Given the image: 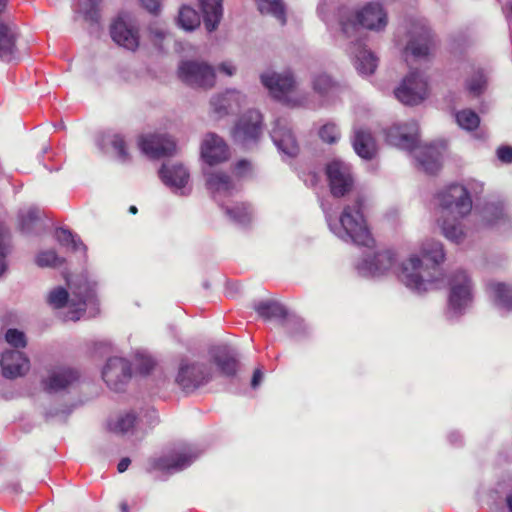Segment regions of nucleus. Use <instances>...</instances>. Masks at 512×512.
<instances>
[{"mask_svg":"<svg viewBox=\"0 0 512 512\" xmlns=\"http://www.w3.org/2000/svg\"><path fill=\"white\" fill-rule=\"evenodd\" d=\"M263 379V373L260 369H256L253 373V377H252V380H251V386L252 388H257L259 386V384L261 383Z\"/></svg>","mask_w":512,"mask_h":512,"instance_id":"obj_61","label":"nucleus"},{"mask_svg":"<svg viewBox=\"0 0 512 512\" xmlns=\"http://www.w3.org/2000/svg\"><path fill=\"white\" fill-rule=\"evenodd\" d=\"M131 377V364L121 357L109 358L102 370L104 382L111 390L116 392L123 391Z\"/></svg>","mask_w":512,"mask_h":512,"instance_id":"obj_16","label":"nucleus"},{"mask_svg":"<svg viewBox=\"0 0 512 512\" xmlns=\"http://www.w3.org/2000/svg\"><path fill=\"white\" fill-rule=\"evenodd\" d=\"M326 175L331 193L334 197H342L353 187V177L350 166L340 160H333L326 166Z\"/></svg>","mask_w":512,"mask_h":512,"instance_id":"obj_20","label":"nucleus"},{"mask_svg":"<svg viewBox=\"0 0 512 512\" xmlns=\"http://www.w3.org/2000/svg\"><path fill=\"white\" fill-rule=\"evenodd\" d=\"M199 456L197 449L191 445L180 444L162 456V476L178 473L188 468Z\"/></svg>","mask_w":512,"mask_h":512,"instance_id":"obj_19","label":"nucleus"},{"mask_svg":"<svg viewBox=\"0 0 512 512\" xmlns=\"http://www.w3.org/2000/svg\"><path fill=\"white\" fill-rule=\"evenodd\" d=\"M135 370L142 376L149 375L155 368V361L148 355L137 353L134 358Z\"/></svg>","mask_w":512,"mask_h":512,"instance_id":"obj_45","label":"nucleus"},{"mask_svg":"<svg viewBox=\"0 0 512 512\" xmlns=\"http://www.w3.org/2000/svg\"><path fill=\"white\" fill-rule=\"evenodd\" d=\"M179 146L174 136L168 133H162V158L174 156L178 153Z\"/></svg>","mask_w":512,"mask_h":512,"instance_id":"obj_49","label":"nucleus"},{"mask_svg":"<svg viewBox=\"0 0 512 512\" xmlns=\"http://www.w3.org/2000/svg\"><path fill=\"white\" fill-rule=\"evenodd\" d=\"M459 218L455 216L454 219H449L448 217L441 216L438 220L444 237L456 244L462 243L468 234Z\"/></svg>","mask_w":512,"mask_h":512,"instance_id":"obj_34","label":"nucleus"},{"mask_svg":"<svg viewBox=\"0 0 512 512\" xmlns=\"http://www.w3.org/2000/svg\"><path fill=\"white\" fill-rule=\"evenodd\" d=\"M189 180V171L183 164L175 163L170 166H165L162 164V181L175 194H189L191 191Z\"/></svg>","mask_w":512,"mask_h":512,"instance_id":"obj_24","label":"nucleus"},{"mask_svg":"<svg viewBox=\"0 0 512 512\" xmlns=\"http://www.w3.org/2000/svg\"><path fill=\"white\" fill-rule=\"evenodd\" d=\"M38 220V215L35 211H28L21 219V229H29V226Z\"/></svg>","mask_w":512,"mask_h":512,"instance_id":"obj_56","label":"nucleus"},{"mask_svg":"<svg viewBox=\"0 0 512 512\" xmlns=\"http://www.w3.org/2000/svg\"><path fill=\"white\" fill-rule=\"evenodd\" d=\"M47 302L56 309L63 308L69 302V294L65 288L58 287L48 294Z\"/></svg>","mask_w":512,"mask_h":512,"instance_id":"obj_46","label":"nucleus"},{"mask_svg":"<svg viewBox=\"0 0 512 512\" xmlns=\"http://www.w3.org/2000/svg\"><path fill=\"white\" fill-rule=\"evenodd\" d=\"M0 364L3 376L9 379L23 376L30 369L29 359L18 350L5 351L2 354Z\"/></svg>","mask_w":512,"mask_h":512,"instance_id":"obj_26","label":"nucleus"},{"mask_svg":"<svg viewBox=\"0 0 512 512\" xmlns=\"http://www.w3.org/2000/svg\"><path fill=\"white\" fill-rule=\"evenodd\" d=\"M397 277L402 285L416 295L437 290L444 281V274L440 268L430 267L415 253L400 263Z\"/></svg>","mask_w":512,"mask_h":512,"instance_id":"obj_5","label":"nucleus"},{"mask_svg":"<svg viewBox=\"0 0 512 512\" xmlns=\"http://www.w3.org/2000/svg\"><path fill=\"white\" fill-rule=\"evenodd\" d=\"M421 255L431 261L430 267L439 268L445 260L443 244L440 241L427 239L420 247Z\"/></svg>","mask_w":512,"mask_h":512,"instance_id":"obj_35","label":"nucleus"},{"mask_svg":"<svg viewBox=\"0 0 512 512\" xmlns=\"http://www.w3.org/2000/svg\"><path fill=\"white\" fill-rule=\"evenodd\" d=\"M138 145L141 151L151 159L160 158V135L158 132L143 134Z\"/></svg>","mask_w":512,"mask_h":512,"instance_id":"obj_37","label":"nucleus"},{"mask_svg":"<svg viewBox=\"0 0 512 512\" xmlns=\"http://www.w3.org/2000/svg\"><path fill=\"white\" fill-rule=\"evenodd\" d=\"M17 26L10 20L0 19V60L12 62L17 59Z\"/></svg>","mask_w":512,"mask_h":512,"instance_id":"obj_25","label":"nucleus"},{"mask_svg":"<svg viewBox=\"0 0 512 512\" xmlns=\"http://www.w3.org/2000/svg\"><path fill=\"white\" fill-rule=\"evenodd\" d=\"M144 469L147 473H152L154 471H158L160 469V458L159 457L149 458L144 464Z\"/></svg>","mask_w":512,"mask_h":512,"instance_id":"obj_57","label":"nucleus"},{"mask_svg":"<svg viewBox=\"0 0 512 512\" xmlns=\"http://www.w3.org/2000/svg\"><path fill=\"white\" fill-rule=\"evenodd\" d=\"M10 248L6 243V230L0 223V276L5 272L7 265L5 262L6 256L9 254Z\"/></svg>","mask_w":512,"mask_h":512,"instance_id":"obj_50","label":"nucleus"},{"mask_svg":"<svg viewBox=\"0 0 512 512\" xmlns=\"http://www.w3.org/2000/svg\"><path fill=\"white\" fill-rule=\"evenodd\" d=\"M336 24L341 39H353L357 43L360 38L366 39L363 30L384 32L389 24V16L381 3L368 2L355 10L345 6L338 8Z\"/></svg>","mask_w":512,"mask_h":512,"instance_id":"obj_2","label":"nucleus"},{"mask_svg":"<svg viewBox=\"0 0 512 512\" xmlns=\"http://www.w3.org/2000/svg\"><path fill=\"white\" fill-rule=\"evenodd\" d=\"M442 215L463 218L472 210V200L466 197V190L461 184H451L437 194Z\"/></svg>","mask_w":512,"mask_h":512,"instance_id":"obj_11","label":"nucleus"},{"mask_svg":"<svg viewBox=\"0 0 512 512\" xmlns=\"http://www.w3.org/2000/svg\"><path fill=\"white\" fill-rule=\"evenodd\" d=\"M260 80L270 95L283 104L290 107L305 105L306 97L297 94V81L290 69L281 72L267 70L260 75Z\"/></svg>","mask_w":512,"mask_h":512,"instance_id":"obj_8","label":"nucleus"},{"mask_svg":"<svg viewBox=\"0 0 512 512\" xmlns=\"http://www.w3.org/2000/svg\"><path fill=\"white\" fill-rule=\"evenodd\" d=\"M489 291L492 302L499 311H512V284L492 282L489 284Z\"/></svg>","mask_w":512,"mask_h":512,"instance_id":"obj_32","label":"nucleus"},{"mask_svg":"<svg viewBox=\"0 0 512 512\" xmlns=\"http://www.w3.org/2000/svg\"><path fill=\"white\" fill-rule=\"evenodd\" d=\"M179 25L187 31H192L200 25V15L190 6H182L178 15Z\"/></svg>","mask_w":512,"mask_h":512,"instance_id":"obj_39","label":"nucleus"},{"mask_svg":"<svg viewBox=\"0 0 512 512\" xmlns=\"http://www.w3.org/2000/svg\"><path fill=\"white\" fill-rule=\"evenodd\" d=\"M254 309L264 320H276L289 330L292 325H303L302 319L291 315L286 307L277 301H260L254 304Z\"/></svg>","mask_w":512,"mask_h":512,"instance_id":"obj_22","label":"nucleus"},{"mask_svg":"<svg viewBox=\"0 0 512 512\" xmlns=\"http://www.w3.org/2000/svg\"><path fill=\"white\" fill-rule=\"evenodd\" d=\"M449 291L445 317L448 321H458L471 308L474 301V285L466 271L458 270L449 278Z\"/></svg>","mask_w":512,"mask_h":512,"instance_id":"obj_7","label":"nucleus"},{"mask_svg":"<svg viewBox=\"0 0 512 512\" xmlns=\"http://www.w3.org/2000/svg\"><path fill=\"white\" fill-rule=\"evenodd\" d=\"M487 79L483 70H476L466 81V88L470 94L479 96L486 88Z\"/></svg>","mask_w":512,"mask_h":512,"instance_id":"obj_42","label":"nucleus"},{"mask_svg":"<svg viewBox=\"0 0 512 512\" xmlns=\"http://www.w3.org/2000/svg\"><path fill=\"white\" fill-rule=\"evenodd\" d=\"M448 440L452 445H457L462 442V436L458 431H451L448 434Z\"/></svg>","mask_w":512,"mask_h":512,"instance_id":"obj_62","label":"nucleus"},{"mask_svg":"<svg viewBox=\"0 0 512 512\" xmlns=\"http://www.w3.org/2000/svg\"><path fill=\"white\" fill-rule=\"evenodd\" d=\"M394 94L405 105H417L428 95L427 78L419 71H411L394 90Z\"/></svg>","mask_w":512,"mask_h":512,"instance_id":"obj_13","label":"nucleus"},{"mask_svg":"<svg viewBox=\"0 0 512 512\" xmlns=\"http://www.w3.org/2000/svg\"><path fill=\"white\" fill-rule=\"evenodd\" d=\"M341 133L334 123H326L319 130V137L322 141L334 144L340 139Z\"/></svg>","mask_w":512,"mask_h":512,"instance_id":"obj_47","label":"nucleus"},{"mask_svg":"<svg viewBox=\"0 0 512 512\" xmlns=\"http://www.w3.org/2000/svg\"><path fill=\"white\" fill-rule=\"evenodd\" d=\"M102 0H81L80 11L82 12L84 19L91 23H98L100 19V3Z\"/></svg>","mask_w":512,"mask_h":512,"instance_id":"obj_41","label":"nucleus"},{"mask_svg":"<svg viewBox=\"0 0 512 512\" xmlns=\"http://www.w3.org/2000/svg\"><path fill=\"white\" fill-rule=\"evenodd\" d=\"M199 3L207 31L216 30L223 15L222 0H199Z\"/></svg>","mask_w":512,"mask_h":512,"instance_id":"obj_33","label":"nucleus"},{"mask_svg":"<svg viewBox=\"0 0 512 512\" xmlns=\"http://www.w3.org/2000/svg\"><path fill=\"white\" fill-rule=\"evenodd\" d=\"M395 43L402 52L405 61L426 59L434 44L431 28L425 18L409 17L398 29Z\"/></svg>","mask_w":512,"mask_h":512,"instance_id":"obj_6","label":"nucleus"},{"mask_svg":"<svg viewBox=\"0 0 512 512\" xmlns=\"http://www.w3.org/2000/svg\"><path fill=\"white\" fill-rule=\"evenodd\" d=\"M336 41L351 57L358 74L367 77L375 73L379 59L372 50L367 48L366 39L360 38L357 43H354L353 39H341V35L337 34Z\"/></svg>","mask_w":512,"mask_h":512,"instance_id":"obj_10","label":"nucleus"},{"mask_svg":"<svg viewBox=\"0 0 512 512\" xmlns=\"http://www.w3.org/2000/svg\"><path fill=\"white\" fill-rule=\"evenodd\" d=\"M351 142L355 153L362 159L371 160L376 156L377 144L368 129L354 126Z\"/></svg>","mask_w":512,"mask_h":512,"instance_id":"obj_28","label":"nucleus"},{"mask_svg":"<svg viewBox=\"0 0 512 512\" xmlns=\"http://www.w3.org/2000/svg\"><path fill=\"white\" fill-rule=\"evenodd\" d=\"M497 157L503 163H512V147L501 146L497 149Z\"/></svg>","mask_w":512,"mask_h":512,"instance_id":"obj_54","label":"nucleus"},{"mask_svg":"<svg viewBox=\"0 0 512 512\" xmlns=\"http://www.w3.org/2000/svg\"><path fill=\"white\" fill-rule=\"evenodd\" d=\"M130 463H131V460L129 458H127V457L122 458L117 466L118 472H120V473L125 472L128 469Z\"/></svg>","mask_w":512,"mask_h":512,"instance_id":"obj_63","label":"nucleus"},{"mask_svg":"<svg viewBox=\"0 0 512 512\" xmlns=\"http://www.w3.org/2000/svg\"><path fill=\"white\" fill-rule=\"evenodd\" d=\"M142 6L152 14H156L160 7V0H140Z\"/></svg>","mask_w":512,"mask_h":512,"instance_id":"obj_58","label":"nucleus"},{"mask_svg":"<svg viewBox=\"0 0 512 512\" xmlns=\"http://www.w3.org/2000/svg\"><path fill=\"white\" fill-rule=\"evenodd\" d=\"M261 14L274 17L280 25L286 23V10L282 0H255Z\"/></svg>","mask_w":512,"mask_h":512,"instance_id":"obj_36","label":"nucleus"},{"mask_svg":"<svg viewBox=\"0 0 512 512\" xmlns=\"http://www.w3.org/2000/svg\"><path fill=\"white\" fill-rule=\"evenodd\" d=\"M310 82L313 91L324 100H330L340 94L344 87L324 71L311 73Z\"/></svg>","mask_w":512,"mask_h":512,"instance_id":"obj_29","label":"nucleus"},{"mask_svg":"<svg viewBox=\"0 0 512 512\" xmlns=\"http://www.w3.org/2000/svg\"><path fill=\"white\" fill-rule=\"evenodd\" d=\"M214 377L213 367L206 360L185 359L179 366L176 381L186 391H193L209 383Z\"/></svg>","mask_w":512,"mask_h":512,"instance_id":"obj_9","label":"nucleus"},{"mask_svg":"<svg viewBox=\"0 0 512 512\" xmlns=\"http://www.w3.org/2000/svg\"><path fill=\"white\" fill-rule=\"evenodd\" d=\"M334 6L335 0H320L317 6L318 16L325 22L330 30H333L335 25L333 17L330 15Z\"/></svg>","mask_w":512,"mask_h":512,"instance_id":"obj_44","label":"nucleus"},{"mask_svg":"<svg viewBox=\"0 0 512 512\" xmlns=\"http://www.w3.org/2000/svg\"><path fill=\"white\" fill-rule=\"evenodd\" d=\"M96 348H103L105 351L109 352L111 350V343L108 341H101L98 343H95Z\"/></svg>","mask_w":512,"mask_h":512,"instance_id":"obj_64","label":"nucleus"},{"mask_svg":"<svg viewBox=\"0 0 512 512\" xmlns=\"http://www.w3.org/2000/svg\"><path fill=\"white\" fill-rule=\"evenodd\" d=\"M200 156L204 162L203 167H211L226 162L230 157L227 143L215 133L204 135L200 145Z\"/></svg>","mask_w":512,"mask_h":512,"instance_id":"obj_18","label":"nucleus"},{"mask_svg":"<svg viewBox=\"0 0 512 512\" xmlns=\"http://www.w3.org/2000/svg\"><path fill=\"white\" fill-rule=\"evenodd\" d=\"M462 187L466 190V197L471 199L473 197H477L484 190V184L477 180H469L465 184H461Z\"/></svg>","mask_w":512,"mask_h":512,"instance_id":"obj_52","label":"nucleus"},{"mask_svg":"<svg viewBox=\"0 0 512 512\" xmlns=\"http://www.w3.org/2000/svg\"><path fill=\"white\" fill-rule=\"evenodd\" d=\"M270 135L281 154L291 158L298 154L299 145L286 118H279L275 121Z\"/></svg>","mask_w":512,"mask_h":512,"instance_id":"obj_23","label":"nucleus"},{"mask_svg":"<svg viewBox=\"0 0 512 512\" xmlns=\"http://www.w3.org/2000/svg\"><path fill=\"white\" fill-rule=\"evenodd\" d=\"M110 34L116 44L128 50L135 51L139 46L138 31L120 17L112 23Z\"/></svg>","mask_w":512,"mask_h":512,"instance_id":"obj_30","label":"nucleus"},{"mask_svg":"<svg viewBox=\"0 0 512 512\" xmlns=\"http://www.w3.org/2000/svg\"><path fill=\"white\" fill-rule=\"evenodd\" d=\"M203 175L208 191L228 219L239 226L249 225L253 219V209L247 203L231 200L239 191L231 177L227 173L211 167H203Z\"/></svg>","mask_w":512,"mask_h":512,"instance_id":"obj_3","label":"nucleus"},{"mask_svg":"<svg viewBox=\"0 0 512 512\" xmlns=\"http://www.w3.org/2000/svg\"><path fill=\"white\" fill-rule=\"evenodd\" d=\"M219 70L227 76H233L236 72V67L231 62H223L219 65Z\"/></svg>","mask_w":512,"mask_h":512,"instance_id":"obj_60","label":"nucleus"},{"mask_svg":"<svg viewBox=\"0 0 512 512\" xmlns=\"http://www.w3.org/2000/svg\"><path fill=\"white\" fill-rule=\"evenodd\" d=\"M475 216L481 227H493L505 219L504 207L501 202L488 201L476 208Z\"/></svg>","mask_w":512,"mask_h":512,"instance_id":"obj_31","label":"nucleus"},{"mask_svg":"<svg viewBox=\"0 0 512 512\" xmlns=\"http://www.w3.org/2000/svg\"><path fill=\"white\" fill-rule=\"evenodd\" d=\"M79 377L77 370L61 367L53 370L46 379L42 380L41 384L46 392H58L76 383Z\"/></svg>","mask_w":512,"mask_h":512,"instance_id":"obj_27","label":"nucleus"},{"mask_svg":"<svg viewBox=\"0 0 512 512\" xmlns=\"http://www.w3.org/2000/svg\"><path fill=\"white\" fill-rule=\"evenodd\" d=\"M246 103V96L238 90L229 89L210 100V115L218 120L237 112Z\"/></svg>","mask_w":512,"mask_h":512,"instance_id":"obj_21","label":"nucleus"},{"mask_svg":"<svg viewBox=\"0 0 512 512\" xmlns=\"http://www.w3.org/2000/svg\"><path fill=\"white\" fill-rule=\"evenodd\" d=\"M396 255L392 250L365 253L357 262L356 269L361 276L379 277L393 267Z\"/></svg>","mask_w":512,"mask_h":512,"instance_id":"obj_14","label":"nucleus"},{"mask_svg":"<svg viewBox=\"0 0 512 512\" xmlns=\"http://www.w3.org/2000/svg\"><path fill=\"white\" fill-rule=\"evenodd\" d=\"M178 75L191 87L211 88L216 82L213 66L204 61H182L178 67Z\"/></svg>","mask_w":512,"mask_h":512,"instance_id":"obj_12","label":"nucleus"},{"mask_svg":"<svg viewBox=\"0 0 512 512\" xmlns=\"http://www.w3.org/2000/svg\"><path fill=\"white\" fill-rule=\"evenodd\" d=\"M250 170V163L246 160H240L235 165V171L239 176H245Z\"/></svg>","mask_w":512,"mask_h":512,"instance_id":"obj_59","label":"nucleus"},{"mask_svg":"<svg viewBox=\"0 0 512 512\" xmlns=\"http://www.w3.org/2000/svg\"><path fill=\"white\" fill-rule=\"evenodd\" d=\"M458 126L466 131H474L479 127L480 117L471 109H463L455 114Z\"/></svg>","mask_w":512,"mask_h":512,"instance_id":"obj_40","label":"nucleus"},{"mask_svg":"<svg viewBox=\"0 0 512 512\" xmlns=\"http://www.w3.org/2000/svg\"><path fill=\"white\" fill-rule=\"evenodd\" d=\"M5 339L15 348H24L26 346L25 334L17 329H8Z\"/></svg>","mask_w":512,"mask_h":512,"instance_id":"obj_51","label":"nucleus"},{"mask_svg":"<svg viewBox=\"0 0 512 512\" xmlns=\"http://www.w3.org/2000/svg\"><path fill=\"white\" fill-rule=\"evenodd\" d=\"M136 417L132 413H127L118 417L114 424L113 430L117 433H126L135 425Z\"/></svg>","mask_w":512,"mask_h":512,"instance_id":"obj_48","label":"nucleus"},{"mask_svg":"<svg viewBox=\"0 0 512 512\" xmlns=\"http://www.w3.org/2000/svg\"><path fill=\"white\" fill-rule=\"evenodd\" d=\"M330 231L340 240L371 248L374 244L362 213V200L357 198L352 205L343 208L339 218L333 217L322 204Z\"/></svg>","mask_w":512,"mask_h":512,"instance_id":"obj_4","label":"nucleus"},{"mask_svg":"<svg viewBox=\"0 0 512 512\" xmlns=\"http://www.w3.org/2000/svg\"><path fill=\"white\" fill-rule=\"evenodd\" d=\"M385 136L390 145L413 152L414 158L426 173L434 174L440 169L446 144L439 141L418 145L419 126L416 121L394 124L385 131Z\"/></svg>","mask_w":512,"mask_h":512,"instance_id":"obj_1","label":"nucleus"},{"mask_svg":"<svg viewBox=\"0 0 512 512\" xmlns=\"http://www.w3.org/2000/svg\"><path fill=\"white\" fill-rule=\"evenodd\" d=\"M262 132V116L257 110L247 111L236 124L233 137L245 147L256 144Z\"/></svg>","mask_w":512,"mask_h":512,"instance_id":"obj_17","label":"nucleus"},{"mask_svg":"<svg viewBox=\"0 0 512 512\" xmlns=\"http://www.w3.org/2000/svg\"><path fill=\"white\" fill-rule=\"evenodd\" d=\"M111 144H112V147L118 152L119 156L122 159L128 158L126 142L121 135H119V134L114 135Z\"/></svg>","mask_w":512,"mask_h":512,"instance_id":"obj_53","label":"nucleus"},{"mask_svg":"<svg viewBox=\"0 0 512 512\" xmlns=\"http://www.w3.org/2000/svg\"><path fill=\"white\" fill-rule=\"evenodd\" d=\"M208 366L212 365L214 375L218 373L221 376L234 377L238 370L237 352L227 344L214 345L208 350Z\"/></svg>","mask_w":512,"mask_h":512,"instance_id":"obj_15","label":"nucleus"},{"mask_svg":"<svg viewBox=\"0 0 512 512\" xmlns=\"http://www.w3.org/2000/svg\"><path fill=\"white\" fill-rule=\"evenodd\" d=\"M56 240L60 245L70 247L74 252L83 251L84 254L86 253L87 248L85 244L66 228L56 230Z\"/></svg>","mask_w":512,"mask_h":512,"instance_id":"obj_38","label":"nucleus"},{"mask_svg":"<svg viewBox=\"0 0 512 512\" xmlns=\"http://www.w3.org/2000/svg\"><path fill=\"white\" fill-rule=\"evenodd\" d=\"M93 298V294L91 291H88L85 296H82L78 299L77 303H75L73 300L70 301L71 306L76 307V311L84 312L85 306L87 302Z\"/></svg>","mask_w":512,"mask_h":512,"instance_id":"obj_55","label":"nucleus"},{"mask_svg":"<svg viewBox=\"0 0 512 512\" xmlns=\"http://www.w3.org/2000/svg\"><path fill=\"white\" fill-rule=\"evenodd\" d=\"M39 267H60L65 263V258L60 257L55 250H46L40 252L35 260Z\"/></svg>","mask_w":512,"mask_h":512,"instance_id":"obj_43","label":"nucleus"}]
</instances>
